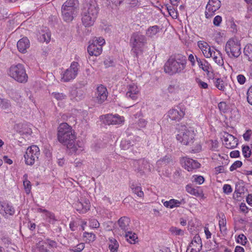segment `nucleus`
Here are the masks:
<instances>
[{"label": "nucleus", "instance_id": "13d9d810", "mask_svg": "<svg viewBox=\"0 0 252 252\" xmlns=\"http://www.w3.org/2000/svg\"><path fill=\"white\" fill-rule=\"evenodd\" d=\"M40 38L41 41L48 43L50 40V34L48 32L43 33L41 35Z\"/></svg>", "mask_w": 252, "mask_h": 252}, {"label": "nucleus", "instance_id": "cd10ccee", "mask_svg": "<svg viewBox=\"0 0 252 252\" xmlns=\"http://www.w3.org/2000/svg\"><path fill=\"white\" fill-rule=\"evenodd\" d=\"M160 30L161 29L157 25H155L150 27L146 30V33L148 37L152 38L156 35L158 33Z\"/></svg>", "mask_w": 252, "mask_h": 252}, {"label": "nucleus", "instance_id": "bb28decb", "mask_svg": "<svg viewBox=\"0 0 252 252\" xmlns=\"http://www.w3.org/2000/svg\"><path fill=\"white\" fill-rule=\"evenodd\" d=\"M212 57L214 62L219 65H223V60L222 57V54L219 50H216V51H213Z\"/></svg>", "mask_w": 252, "mask_h": 252}, {"label": "nucleus", "instance_id": "5fc2aeb1", "mask_svg": "<svg viewBox=\"0 0 252 252\" xmlns=\"http://www.w3.org/2000/svg\"><path fill=\"white\" fill-rule=\"evenodd\" d=\"M104 64L105 67H108L110 66H112L114 65V62L113 59L110 58V57H108L105 59L104 61Z\"/></svg>", "mask_w": 252, "mask_h": 252}, {"label": "nucleus", "instance_id": "680f3d73", "mask_svg": "<svg viewBox=\"0 0 252 252\" xmlns=\"http://www.w3.org/2000/svg\"><path fill=\"white\" fill-rule=\"evenodd\" d=\"M226 223L225 220H223V219H222L221 220H219V226L220 228V230L221 231H225L226 229L225 227Z\"/></svg>", "mask_w": 252, "mask_h": 252}, {"label": "nucleus", "instance_id": "79ce46f5", "mask_svg": "<svg viewBox=\"0 0 252 252\" xmlns=\"http://www.w3.org/2000/svg\"><path fill=\"white\" fill-rule=\"evenodd\" d=\"M196 61L197 62V63L200 68H201L203 71H208V66L207 65H205V63H203V62L197 56H195Z\"/></svg>", "mask_w": 252, "mask_h": 252}, {"label": "nucleus", "instance_id": "ddd939ff", "mask_svg": "<svg viewBox=\"0 0 252 252\" xmlns=\"http://www.w3.org/2000/svg\"><path fill=\"white\" fill-rule=\"evenodd\" d=\"M73 206L80 213H85L90 210V203L88 199L81 198L73 204Z\"/></svg>", "mask_w": 252, "mask_h": 252}, {"label": "nucleus", "instance_id": "c03bdc74", "mask_svg": "<svg viewBox=\"0 0 252 252\" xmlns=\"http://www.w3.org/2000/svg\"><path fill=\"white\" fill-rule=\"evenodd\" d=\"M237 242L242 245H245L247 242V237L243 234H240L237 237Z\"/></svg>", "mask_w": 252, "mask_h": 252}, {"label": "nucleus", "instance_id": "864d4df0", "mask_svg": "<svg viewBox=\"0 0 252 252\" xmlns=\"http://www.w3.org/2000/svg\"><path fill=\"white\" fill-rule=\"evenodd\" d=\"M242 165V162L241 161L237 160L234 162L230 166V170L233 171L237 168L240 167Z\"/></svg>", "mask_w": 252, "mask_h": 252}, {"label": "nucleus", "instance_id": "e2e57ef3", "mask_svg": "<svg viewBox=\"0 0 252 252\" xmlns=\"http://www.w3.org/2000/svg\"><path fill=\"white\" fill-rule=\"evenodd\" d=\"M223 191L226 194H229L232 191L231 187L228 184H225L223 187Z\"/></svg>", "mask_w": 252, "mask_h": 252}, {"label": "nucleus", "instance_id": "2f4dec72", "mask_svg": "<svg viewBox=\"0 0 252 252\" xmlns=\"http://www.w3.org/2000/svg\"><path fill=\"white\" fill-rule=\"evenodd\" d=\"M70 94L76 100H80L83 97V91L77 89H72L70 92Z\"/></svg>", "mask_w": 252, "mask_h": 252}, {"label": "nucleus", "instance_id": "f8f14e48", "mask_svg": "<svg viewBox=\"0 0 252 252\" xmlns=\"http://www.w3.org/2000/svg\"><path fill=\"white\" fill-rule=\"evenodd\" d=\"M221 5V2L219 0H210L206 7L205 15L207 18L211 17Z\"/></svg>", "mask_w": 252, "mask_h": 252}, {"label": "nucleus", "instance_id": "f704fd0d", "mask_svg": "<svg viewBox=\"0 0 252 252\" xmlns=\"http://www.w3.org/2000/svg\"><path fill=\"white\" fill-rule=\"evenodd\" d=\"M119 248V244L115 239L109 240V248L111 252H117Z\"/></svg>", "mask_w": 252, "mask_h": 252}, {"label": "nucleus", "instance_id": "2eb2a0df", "mask_svg": "<svg viewBox=\"0 0 252 252\" xmlns=\"http://www.w3.org/2000/svg\"><path fill=\"white\" fill-rule=\"evenodd\" d=\"M181 161L184 168L189 171L198 168L200 165L197 161L187 157L183 158Z\"/></svg>", "mask_w": 252, "mask_h": 252}, {"label": "nucleus", "instance_id": "6ab92c4d", "mask_svg": "<svg viewBox=\"0 0 252 252\" xmlns=\"http://www.w3.org/2000/svg\"><path fill=\"white\" fill-rule=\"evenodd\" d=\"M223 144L228 149L235 148L238 144V140L234 136L228 133H225L223 135Z\"/></svg>", "mask_w": 252, "mask_h": 252}, {"label": "nucleus", "instance_id": "a18cd8bd", "mask_svg": "<svg viewBox=\"0 0 252 252\" xmlns=\"http://www.w3.org/2000/svg\"><path fill=\"white\" fill-rule=\"evenodd\" d=\"M10 106L9 100L5 99H0V107L3 109H7Z\"/></svg>", "mask_w": 252, "mask_h": 252}, {"label": "nucleus", "instance_id": "37998d69", "mask_svg": "<svg viewBox=\"0 0 252 252\" xmlns=\"http://www.w3.org/2000/svg\"><path fill=\"white\" fill-rule=\"evenodd\" d=\"M173 178L176 182L183 179L181 170H176L173 174Z\"/></svg>", "mask_w": 252, "mask_h": 252}, {"label": "nucleus", "instance_id": "dca6fc26", "mask_svg": "<svg viewBox=\"0 0 252 252\" xmlns=\"http://www.w3.org/2000/svg\"><path fill=\"white\" fill-rule=\"evenodd\" d=\"M202 247L201 238L198 235H196L190 243L187 252H188L190 248V252H199Z\"/></svg>", "mask_w": 252, "mask_h": 252}, {"label": "nucleus", "instance_id": "4be33fe9", "mask_svg": "<svg viewBox=\"0 0 252 252\" xmlns=\"http://www.w3.org/2000/svg\"><path fill=\"white\" fill-rule=\"evenodd\" d=\"M162 202L165 207L170 209L179 207L181 205H184L186 203L185 199L184 198H182L180 200L175 199H171L169 201H165L162 200Z\"/></svg>", "mask_w": 252, "mask_h": 252}, {"label": "nucleus", "instance_id": "49530a36", "mask_svg": "<svg viewBox=\"0 0 252 252\" xmlns=\"http://www.w3.org/2000/svg\"><path fill=\"white\" fill-rule=\"evenodd\" d=\"M45 242L40 241L37 244V248L39 252H48L47 249L45 247Z\"/></svg>", "mask_w": 252, "mask_h": 252}, {"label": "nucleus", "instance_id": "e433bc0d", "mask_svg": "<svg viewBox=\"0 0 252 252\" xmlns=\"http://www.w3.org/2000/svg\"><path fill=\"white\" fill-rule=\"evenodd\" d=\"M166 8L169 14L173 18L176 19L178 17V12L173 7L171 6H168L166 5Z\"/></svg>", "mask_w": 252, "mask_h": 252}, {"label": "nucleus", "instance_id": "aec40b11", "mask_svg": "<svg viewBox=\"0 0 252 252\" xmlns=\"http://www.w3.org/2000/svg\"><path fill=\"white\" fill-rule=\"evenodd\" d=\"M185 115L184 111L180 108L172 109L168 112V118L173 121H179L181 120Z\"/></svg>", "mask_w": 252, "mask_h": 252}, {"label": "nucleus", "instance_id": "c756f323", "mask_svg": "<svg viewBox=\"0 0 252 252\" xmlns=\"http://www.w3.org/2000/svg\"><path fill=\"white\" fill-rule=\"evenodd\" d=\"M171 161L172 159L171 157L170 156H165L157 161V165L158 168H160L167 165Z\"/></svg>", "mask_w": 252, "mask_h": 252}, {"label": "nucleus", "instance_id": "ea45409f", "mask_svg": "<svg viewBox=\"0 0 252 252\" xmlns=\"http://www.w3.org/2000/svg\"><path fill=\"white\" fill-rule=\"evenodd\" d=\"M44 215L45 217V219L47 220L48 222H51V220H56L55 215L53 213L46 210Z\"/></svg>", "mask_w": 252, "mask_h": 252}, {"label": "nucleus", "instance_id": "4d7b16f0", "mask_svg": "<svg viewBox=\"0 0 252 252\" xmlns=\"http://www.w3.org/2000/svg\"><path fill=\"white\" fill-rule=\"evenodd\" d=\"M89 225L92 228H98L99 226V223L95 219H91L89 220Z\"/></svg>", "mask_w": 252, "mask_h": 252}, {"label": "nucleus", "instance_id": "f3484780", "mask_svg": "<svg viewBox=\"0 0 252 252\" xmlns=\"http://www.w3.org/2000/svg\"><path fill=\"white\" fill-rule=\"evenodd\" d=\"M139 94V89L134 83L129 84L127 87L126 97L132 100H135L137 99Z\"/></svg>", "mask_w": 252, "mask_h": 252}, {"label": "nucleus", "instance_id": "6e6d98bb", "mask_svg": "<svg viewBox=\"0 0 252 252\" xmlns=\"http://www.w3.org/2000/svg\"><path fill=\"white\" fill-rule=\"evenodd\" d=\"M247 98L248 103L252 105V86L249 88L247 91Z\"/></svg>", "mask_w": 252, "mask_h": 252}, {"label": "nucleus", "instance_id": "3c124183", "mask_svg": "<svg viewBox=\"0 0 252 252\" xmlns=\"http://www.w3.org/2000/svg\"><path fill=\"white\" fill-rule=\"evenodd\" d=\"M170 230L172 233L176 235H183L184 234V231L176 227H171Z\"/></svg>", "mask_w": 252, "mask_h": 252}, {"label": "nucleus", "instance_id": "1a4fd4ad", "mask_svg": "<svg viewBox=\"0 0 252 252\" xmlns=\"http://www.w3.org/2000/svg\"><path fill=\"white\" fill-rule=\"evenodd\" d=\"M79 64L77 62H73L70 67L62 74L61 81L67 82L73 80L77 75Z\"/></svg>", "mask_w": 252, "mask_h": 252}, {"label": "nucleus", "instance_id": "39448f33", "mask_svg": "<svg viewBox=\"0 0 252 252\" xmlns=\"http://www.w3.org/2000/svg\"><path fill=\"white\" fill-rule=\"evenodd\" d=\"M8 75L14 80L20 83H26L28 80L24 65L21 63L12 65L9 69Z\"/></svg>", "mask_w": 252, "mask_h": 252}, {"label": "nucleus", "instance_id": "7ed1b4c3", "mask_svg": "<svg viewBox=\"0 0 252 252\" xmlns=\"http://www.w3.org/2000/svg\"><path fill=\"white\" fill-rule=\"evenodd\" d=\"M98 14V7L95 1L87 0L82 12V21L85 27L92 26Z\"/></svg>", "mask_w": 252, "mask_h": 252}, {"label": "nucleus", "instance_id": "a19ab883", "mask_svg": "<svg viewBox=\"0 0 252 252\" xmlns=\"http://www.w3.org/2000/svg\"><path fill=\"white\" fill-rule=\"evenodd\" d=\"M195 81L200 88L204 89L208 88V85L207 83L202 81L200 78L196 77Z\"/></svg>", "mask_w": 252, "mask_h": 252}, {"label": "nucleus", "instance_id": "423d86ee", "mask_svg": "<svg viewBox=\"0 0 252 252\" xmlns=\"http://www.w3.org/2000/svg\"><path fill=\"white\" fill-rule=\"evenodd\" d=\"M147 38L140 32H133L129 40V44L131 47V52L137 56L138 52L141 51L143 47L147 44Z\"/></svg>", "mask_w": 252, "mask_h": 252}, {"label": "nucleus", "instance_id": "c85d7f7f", "mask_svg": "<svg viewBox=\"0 0 252 252\" xmlns=\"http://www.w3.org/2000/svg\"><path fill=\"white\" fill-rule=\"evenodd\" d=\"M125 236L126 240L130 244H134L138 239L137 235L132 231L128 230L125 232Z\"/></svg>", "mask_w": 252, "mask_h": 252}, {"label": "nucleus", "instance_id": "8fccbe9b", "mask_svg": "<svg viewBox=\"0 0 252 252\" xmlns=\"http://www.w3.org/2000/svg\"><path fill=\"white\" fill-rule=\"evenodd\" d=\"M250 148L249 146H244L243 147L242 152L245 158H249L250 157L251 155V150H250Z\"/></svg>", "mask_w": 252, "mask_h": 252}, {"label": "nucleus", "instance_id": "a211bd4d", "mask_svg": "<svg viewBox=\"0 0 252 252\" xmlns=\"http://www.w3.org/2000/svg\"><path fill=\"white\" fill-rule=\"evenodd\" d=\"M108 92L106 87L102 85L98 86L96 89V98L98 103H102L106 100Z\"/></svg>", "mask_w": 252, "mask_h": 252}, {"label": "nucleus", "instance_id": "9d476101", "mask_svg": "<svg viewBox=\"0 0 252 252\" xmlns=\"http://www.w3.org/2000/svg\"><path fill=\"white\" fill-rule=\"evenodd\" d=\"M100 120L105 125H119L124 121L123 117L118 114H107L100 116Z\"/></svg>", "mask_w": 252, "mask_h": 252}, {"label": "nucleus", "instance_id": "0e129e2a", "mask_svg": "<svg viewBox=\"0 0 252 252\" xmlns=\"http://www.w3.org/2000/svg\"><path fill=\"white\" fill-rule=\"evenodd\" d=\"M237 81L241 85L244 84L246 82V78L242 74H239L237 76Z\"/></svg>", "mask_w": 252, "mask_h": 252}, {"label": "nucleus", "instance_id": "603ef678", "mask_svg": "<svg viewBox=\"0 0 252 252\" xmlns=\"http://www.w3.org/2000/svg\"><path fill=\"white\" fill-rule=\"evenodd\" d=\"M84 237L88 238L89 242L94 241L95 239V235L93 233L85 232L84 233Z\"/></svg>", "mask_w": 252, "mask_h": 252}, {"label": "nucleus", "instance_id": "412c9836", "mask_svg": "<svg viewBox=\"0 0 252 252\" xmlns=\"http://www.w3.org/2000/svg\"><path fill=\"white\" fill-rule=\"evenodd\" d=\"M197 45L206 58H209L212 56L213 50L211 49L210 46L206 42L198 41Z\"/></svg>", "mask_w": 252, "mask_h": 252}, {"label": "nucleus", "instance_id": "473e14b6", "mask_svg": "<svg viewBox=\"0 0 252 252\" xmlns=\"http://www.w3.org/2000/svg\"><path fill=\"white\" fill-rule=\"evenodd\" d=\"M186 190L189 193L195 196H200L202 194V192H200L196 189L192 187L190 184H188L186 186Z\"/></svg>", "mask_w": 252, "mask_h": 252}, {"label": "nucleus", "instance_id": "0eeeda50", "mask_svg": "<svg viewBox=\"0 0 252 252\" xmlns=\"http://www.w3.org/2000/svg\"><path fill=\"white\" fill-rule=\"evenodd\" d=\"M241 45L235 38L229 39L225 44V51L230 58H237L241 55Z\"/></svg>", "mask_w": 252, "mask_h": 252}, {"label": "nucleus", "instance_id": "4468645a", "mask_svg": "<svg viewBox=\"0 0 252 252\" xmlns=\"http://www.w3.org/2000/svg\"><path fill=\"white\" fill-rule=\"evenodd\" d=\"M78 0H67L62 5V9L76 13L79 9Z\"/></svg>", "mask_w": 252, "mask_h": 252}, {"label": "nucleus", "instance_id": "de8ad7c7", "mask_svg": "<svg viewBox=\"0 0 252 252\" xmlns=\"http://www.w3.org/2000/svg\"><path fill=\"white\" fill-rule=\"evenodd\" d=\"M93 42L94 44H97L99 46L102 47V46L105 43V40L101 37H94L93 40Z\"/></svg>", "mask_w": 252, "mask_h": 252}, {"label": "nucleus", "instance_id": "58836bf2", "mask_svg": "<svg viewBox=\"0 0 252 252\" xmlns=\"http://www.w3.org/2000/svg\"><path fill=\"white\" fill-rule=\"evenodd\" d=\"M216 87L220 90L224 91L225 89L223 81L220 78H217L215 82Z\"/></svg>", "mask_w": 252, "mask_h": 252}, {"label": "nucleus", "instance_id": "f257e3e1", "mask_svg": "<svg viewBox=\"0 0 252 252\" xmlns=\"http://www.w3.org/2000/svg\"><path fill=\"white\" fill-rule=\"evenodd\" d=\"M57 135L59 141L66 146L69 153L79 154L82 151V148L75 143L74 132L68 124L63 123L60 125Z\"/></svg>", "mask_w": 252, "mask_h": 252}, {"label": "nucleus", "instance_id": "09e8293b", "mask_svg": "<svg viewBox=\"0 0 252 252\" xmlns=\"http://www.w3.org/2000/svg\"><path fill=\"white\" fill-rule=\"evenodd\" d=\"M23 185L26 193L27 194L30 193L31 189V182L29 180H26L24 181Z\"/></svg>", "mask_w": 252, "mask_h": 252}, {"label": "nucleus", "instance_id": "9b49d317", "mask_svg": "<svg viewBox=\"0 0 252 252\" xmlns=\"http://www.w3.org/2000/svg\"><path fill=\"white\" fill-rule=\"evenodd\" d=\"M15 210L13 206L5 202H0V214L6 219L14 215Z\"/></svg>", "mask_w": 252, "mask_h": 252}, {"label": "nucleus", "instance_id": "6e6552de", "mask_svg": "<svg viewBox=\"0 0 252 252\" xmlns=\"http://www.w3.org/2000/svg\"><path fill=\"white\" fill-rule=\"evenodd\" d=\"M39 148L36 145H32L27 149L24 158L27 164L32 165L37 161L40 156Z\"/></svg>", "mask_w": 252, "mask_h": 252}, {"label": "nucleus", "instance_id": "393cba45", "mask_svg": "<svg viewBox=\"0 0 252 252\" xmlns=\"http://www.w3.org/2000/svg\"><path fill=\"white\" fill-rule=\"evenodd\" d=\"M102 50V47L99 46L93 42L88 47V52L91 56H97L101 53Z\"/></svg>", "mask_w": 252, "mask_h": 252}, {"label": "nucleus", "instance_id": "338daca9", "mask_svg": "<svg viewBox=\"0 0 252 252\" xmlns=\"http://www.w3.org/2000/svg\"><path fill=\"white\" fill-rule=\"evenodd\" d=\"M215 169L217 174L225 172V168L223 166H219L216 167Z\"/></svg>", "mask_w": 252, "mask_h": 252}, {"label": "nucleus", "instance_id": "20e7f679", "mask_svg": "<svg viewBox=\"0 0 252 252\" xmlns=\"http://www.w3.org/2000/svg\"><path fill=\"white\" fill-rule=\"evenodd\" d=\"M195 134L194 131L185 125H181L178 127L177 140L184 145H190L193 142Z\"/></svg>", "mask_w": 252, "mask_h": 252}, {"label": "nucleus", "instance_id": "774afa93", "mask_svg": "<svg viewBox=\"0 0 252 252\" xmlns=\"http://www.w3.org/2000/svg\"><path fill=\"white\" fill-rule=\"evenodd\" d=\"M84 244L81 243L77 246V248L73 250L74 252H81V251L84 249Z\"/></svg>", "mask_w": 252, "mask_h": 252}, {"label": "nucleus", "instance_id": "7c9ffc66", "mask_svg": "<svg viewBox=\"0 0 252 252\" xmlns=\"http://www.w3.org/2000/svg\"><path fill=\"white\" fill-rule=\"evenodd\" d=\"M244 54L249 61H252V45L248 44L244 48Z\"/></svg>", "mask_w": 252, "mask_h": 252}, {"label": "nucleus", "instance_id": "5701e85b", "mask_svg": "<svg viewBox=\"0 0 252 252\" xmlns=\"http://www.w3.org/2000/svg\"><path fill=\"white\" fill-rule=\"evenodd\" d=\"M133 164L135 168V170L138 172L142 171L147 168H148V169H150L149 162L145 159L134 160Z\"/></svg>", "mask_w": 252, "mask_h": 252}, {"label": "nucleus", "instance_id": "4c0bfd02", "mask_svg": "<svg viewBox=\"0 0 252 252\" xmlns=\"http://www.w3.org/2000/svg\"><path fill=\"white\" fill-rule=\"evenodd\" d=\"M52 96L59 101H62L66 99V95L63 93L59 92H53L52 93Z\"/></svg>", "mask_w": 252, "mask_h": 252}, {"label": "nucleus", "instance_id": "72a5a7b5", "mask_svg": "<svg viewBox=\"0 0 252 252\" xmlns=\"http://www.w3.org/2000/svg\"><path fill=\"white\" fill-rule=\"evenodd\" d=\"M62 12L63 20L67 22L71 21L74 17V15H75V13L67 11L62 9Z\"/></svg>", "mask_w": 252, "mask_h": 252}, {"label": "nucleus", "instance_id": "a878e982", "mask_svg": "<svg viewBox=\"0 0 252 252\" xmlns=\"http://www.w3.org/2000/svg\"><path fill=\"white\" fill-rule=\"evenodd\" d=\"M119 227L124 232L129 230L130 219L126 217H121L118 221Z\"/></svg>", "mask_w": 252, "mask_h": 252}, {"label": "nucleus", "instance_id": "052dcab7", "mask_svg": "<svg viewBox=\"0 0 252 252\" xmlns=\"http://www.w3.org/2000/svg\"><path fill=\"white\" fill-rule=\"evenodd\" d=\"M218 107L220 111L223 113L225 112L227 109V106L224 102H220L218 104Z\"/></svg>", "mask_w": 252, "mask_h": 252}, {"label": "nucleus", "instance_id": "c9c22d12", "mask_svg": "<svg viewBox=\"0 0 252 252\" xmlns=\"http://www.w3.org/2000/svg\"><path fill=\"white\" fill-rule=\"evenodd\" d=\"M130 188L133 193L136 194L138 196L142 197L144 196V192L142 190V189L140 186H136L134 184H132L130 186Z\"/></svg>", "mask_w": 252, "mask_h": 252}, {"label": "nucleus", "instance_id": "f03ea898", "mask_svg": "<svg viewBox=\"0 0 252 252\" xmlns=\"http://www.w3.org/2000/svg\"><path fill=\"white\" fill-rule=\"evenodd\" d=\"M187 64V59L182 54H175L169 57L164 65V72L170 75L181 74L185 72Z\"/></svg>", "mask_w": 252, "mask_h": 252}, {"label": "nucleus", "instance_id": "69168bd1", "mask_svg": "<svg viewBox=\"0 0 252 252\" xmlns=\"http://www.w3.org/2000/svg\"><path fill=\"white\" fill-rule=\"evenodd\" d=\"M222 21V18L220 16H216L213 20V23L215 26H219Z\"/></svg>", "mask_w": 252, "mask_h": 252}, {"label": "nucleus", "instance_id": "b1692460", "mask_svg": "<svg viewBox=\"0 0 252 252\" xmlns=\"http://www.w3.org/2000/svg\"><path fill=\"white\" fill-rule=\"evenodd\" d=\"M30 41L26 37L20 39L17 44V46L19 52L24 53L30 47Z\"/></svg>", "mask_w": 252, "mask_h": 252}, {"label": "nucleus", "instance_id": "bf43d9fd", "mask_svg": "<svg viewBox=\"0 0 252 252\" xmlns=\"http://www.w3.org/2000/svg\"><path fill=\"white\" fill-rule=\"evenodd\" d=\"M193 178L194 182L199 185L202 184L204 182V178L202 176L194 175Z\"/></svg>", "mask_w": 252, "mask_h": 252}]
</instances>
